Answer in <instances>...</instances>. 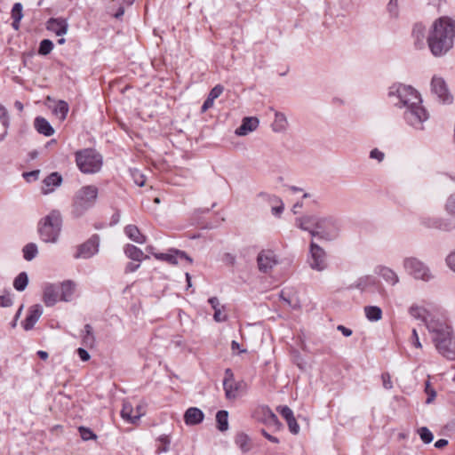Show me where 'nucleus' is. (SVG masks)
I'll list each match as a JSON object with an SVG mask.
<instances>
[{
  "mask_svg": "<svg viewBox=\"0 0 455 455\" xmlns=\"http://www.w3.org/2000/svg\"><path fill=\"white\" fill-rule=\"evenodd\" d=\"M388 97L395 107L404 109L403 116L408 125L418 131L424 130L429 113L422 105L421 95L416 89L403 84H394L389 87Z\"/></svg>",
  "mask_w": 455,
  "mask_h": 455,
  "instance_id": "nucleus-1",
  "label": "nucleus"
},
{
  "mask_svg": "<svg viewBox=\"0 0 455 455\" xmlns=\"http://www.w3.org/2000/svg\"><path fill=\"white\" fill-rule=\"evenodd\" d=\"M455 40V21L449 17L436 19L427 35V47L435 57H443L449 52Z\"/></svg>",
  "mask_w": 455,
  "mask_h": 455,
  "instance_id": "nucleus-2",
  "label": "nucleus"
},
{
  "mask_svg": "<svg viewBox=\"0 0 455 455\" xmlns=\"http://www.w3.org/2000/svg\"><path fill=\"white\" fill-rule=\"evenodd\" d=\"M427 329L437 352L448 360H455V334L446 322L431 319Z\"/></svg>",
  "mask_w": 455,
  "mask_h": 455,
  "instance_id": "nucleus-3",
  "label": "nucleus"
},
{
  "mask_svg": "<svg viewBox=\"0 0 455 455\" xmlns=\"http://www.w3.org/2000/svg\"><path fill=\"white\" fill-rule=\"evenodd\" d=\"M62 225V219L58 211H52L41 219L38 223V233L44 243H56L59 239Z\"/></svg>",
  "mask_w": 455,
  "mask_h": 455,
  "instance_id": "nucleus-4",
  "label": "nucleus"
},
{
  "mask_svg": "<svg viewBox=\"0 0 455 455\" xmlns=\"http://www.w3.org/2000/svg\"><path fill=\"white\" fill-rule=\"evenodd\" d=\"M98 188L93 185L82 187L75 195L72 205V213L75 217L83 216L96 203Z\"/></svg>",
  "mask_w": 455,
  "mask_h": 455,
  "instance_id": "nucleus-5",
  "label": "nucleus"
},
{
  "mask_svg": "<svg viewBox=\"0 0 455 455\" xmlns=\"http://www.w3.org/2000/svg\"><path fill=\"white\" fill-rule=\"evenodd\" d=\"M76 161L80 171L84 173L98 172L102 166V156L92 148L77 152Z\"/></svg>",
  "mask_w": 455,
  "mask_h": 455,
  "instance_id": "nucleus-6",
  "label": "nucleus"
},
{
  "mask_svg": "<svg viewBox=\"0 0 455 455\" xmlns=\"http://www.w3.org/2000/svg\"><path fill=\"white\" fill-rule=\"evenodd\" d=\"M404 271L415 280L429 282L434 279L429 267L416 257H406L403 260Z\"/></svg>",
  "mask_w": 455,
  "mask_h": 455,
  "instance_id": "nucleus-7",
  "label": "nucleus"
},
{
  "mask_svg": "<svg viewBox=\"0 0 455 455\" xmlns=\"http://www.w3.org/2000/svg\"><path fill=\"white\" fill-rule=\"evenodd\" d=\"M316 223V231L314 236L325 241H333L338 238L340 227L336 218L332 216H318Z\"/></svg>",
  "mask_w": 455,
  "mask_h": 455,
  "instance_id": "nucleus-8",
  "label": "nucleus"
},
{
  "mask_svg": "<svg viewBox=\"0 0 455 455\" xmlns=\"http://www.w3.org/2000/svg\"><path fill=\"white\" fill-rule=\"evenodd\" d=\"M307 263L312 269L316 271H323L327 267L326 252L314 241L309 245Z\"/></svg>",
  "mask_w": 455,
  "mask_h": 455,
  "instance_id": "nucleus-9",
  "label": "nucleus"
},
{
  "mask_svg": "<svg viewBox=\"0 0 455 455\" xmlns=\"http://www.w3.org/2000/svg\"><path fill=\"white\" fill-rule=\"evenodd\" d=\"M431 92L437 100L443 104H451L453 97L451 94L447 84L441 76H434L431 80Z\"/></svg>",
  "mask_w": 455,
  "mask_h": 455,
  "instance_id": "nucleus-10",
  "label": "nucleus"
},
{
  "mask_svg": "<svg viewBox=\"0 0 455 455\" xmlns=\"http://www.w3.org/2000/svg\"><path fill=\"white\" fill-rule=\"evenodd\" d=\"M278 263V258L272 250H262L257 256L258 269L263 274L269 273Z\"/></svg>",
  "mask_w": 455,
  "mask_h": 455,
  "instance_id": "nucleus-11",
  "label": "nucleus"
},
{
  "mask_svg": "<svg viewBox=\"0 0 455 455\" xmlns=\"http://www.w3.org/2000/svg\"><path fill=\"white\" fill-rule=\"evenodd\" d=\"M100 237L93 235L90 239L77 247L74 255L76 259H90L99 251Z\"/></svg>",
  "mask_w": 455,
  "mask_h": 455,
  "instance_id": "nucleus-12",
  "label": "nucleus"
},
{
  "mask_svg": "<svg viewBox=\"0 0 455 455\" xmlns=\"http://www.w3.org/2000/svg\"><path fill=\"white\" fill-rule=\"evenodd\" d=\"M155 258L161 261H165L171 265H177L179 259H186L190 264L193 262L192 259L183 251L177 249H170L165 253L155 254Z\"/></svg>",
  "mask_w": 455,
  "mask_h": 455,
  "instance_id": "nucleus-13",
  "label": "nucleus"
},
{
  "mask_svg": "<svg viewBox=\"0 0 455 455\" xmlns=\"http://www.w3.org/2000/svg\"><path fill=\"white\" fill-rule=\"evenodd\" d=\"M317 219V215H305L300 218H297L295 225L300 229L309 232V234L314 236V234L316 231Z\"/></svg>",
  "mask_w": 455,
  "mask_h": 455,
  "instance_id": "nucleus-14",
  "label": "nucleus"
},
{
  "mask_svg": "<svg viewBox=\"0 0 455 455\" xmlns=\"http://www.w3.org/2000/svg\"><path fill=\"white\" fill-rule=\"evenodd\" d=\"M46 28L58 36L67 34L68 24L65 19L51 18L46 23Z\"/></svg>",
  "mask_w": 455,
  "mask_h": 455,
  "instance_id": "nucleus-15",
  "label": "nucleus"
},
{
  "mask_svg": "<svg viewBox=\"0 0 455 455\" xmlns=\"http://www.w3.org/2000/svg\"><path fill=\"white\" fill-rule=\"evenodd\" d=\"M259 124V121L257 117L246 116L243 118L241 125L235 129V133L237 136H246L255 131Z\"/></svg>",
  "mask_w": 455,
  "mask_h": 455,
  "instance_id": "nucleus-16",
  "label": "nucleus"
},
{
  "mask_svg": "<svg viewBox=\"0 0 455 455\" xmlns=\"http://www.w3.org/2000/svg\"><path fill=\"white\" fill-rule=\"evenodd\" d=\"M43 314V309L40 305H34L32 306L29 310L28 314L22 323L23 328L26 331H30L34 328L36 322L39 320Z\"/></svg>",
  "mask_w": 455,
  "mask_h": 455,
  "instance_id": "nucleus-17",
  "label": "nucleus"
},
{
  "mask_svg": "<svg viewBox=\"0 0 455 455\" xmlns=\"http://www.w3.org/2000/svg\"><path fill=\"white\" fill-rule=\"evenodd\" d=\"M59 284H47L44 290V302L47 307L54 306L60 299Z\"/></svg>",
  "mask_w": 455,
  "mask_h": 455,
  "instance_id": "nucleus-18",
  "label": "nucleus"
},
{
  "mask_svg": "<svg viewBox=\"0 0 455 455\" xmlns=\"http://www.w3.org/2000/svg\"><path fill=\"white\" fill-rule=\"evenodd\" d=\"M62 183L61 175L55 172L48 175L43 181L42 192L44 195L52 193L54 188L60 187Z\"/></svg>",
  "mask_w": 455,
  "mask_h": 455,
  "instance_id": "nucleus-19",
  "label": "nucleus"
},
{
  "mask_svg": "<svg viewBox=\"0 0 455 455\" xmlns=\"http://www.w3.org/2000/svg\"><path fill=\"white\" fill-rule=\"evenodd\" d=\"M423 223L427 228H437L447 232L455 229V220H448L443 219H429L427 220H424Z\"/></svg>",
  "mask_w": 455,
  "mask_h": 455,
  "instance_id": "nucleus-20",
  "label": "nucleus"
},
{
  "mask_svg": "<svg viewBox=\"0 0 455 455\" xmlns=\"http://www.w3.org/2000/svg\"><path fill=\"white\" fill-rule=\"evenodd\" d=\"M412 37L417 49H423L427 44L426 28L421 23H416L412 28Z\"/></svg>",
  "mask_w": 455,
  "mask_h": 455,
  "instance_id": "nucleus-21",
  "label": "nucleus"
},
{
  "mask_svg": "<svg viewBox=\"0 0 455 455\" xmlns=\"http://www.w3.org/2000/svg\"><path fill=\"white\" fill-rule=\"evenodd\" d=\"M225 374L226 378L223 380V387L226 397L228 399H234L237 395V387L233 381V372L230 369H226Z\"/></svg>",
  "mask_w": 455,
  "mask_h": 455,
  "instance_id": "nucleus-22",
  "label": "nucleus"
},
{
  "mask_svg": "<svg viewBox=\"0 0 455 455\" xmlns=\"http://www.w3.org/2000/svg\"><path fill=\"white\" fill-rule=\"evenodd\" d=\"M204 419V412L196 407H190L184 413V421L187 425H197L201 423Z\"/></svg>",
  "mask_w": 455,
  "mask_h": 455,
  "instance_id": "nucleus-23",
  "label": "nucleus"
},
{
  "mask_svg": "<svg viewBox=\"0 0 455 455\" xmlns=\"http://www.w3.org/2000/svg\"><path fill=\"white\" fill-rule=\"evenodd\" d=\"M376 273L390 285L394 286L400 282V278L396 272L388 267L379 266Z\"/></svg>",
  "mask_w": 455,
  "mask_h": 455,
  "instance_id": "nucleus-24",
  "label": "nucleus"
},
{
  "mask_svg": "<svg viewBox=\"0 0 455 455\" xmlns=\"http://www.w3.org/2000/svg\"><path fill=\"white\" fill-rule=\"evenodd\" d=\"M34 126L37 132L47 137L53 135L55 132L51 124L42 116H37L35 118Z\"/></svg>",
  "mask_w": 455,
  "mask_h": 455,
  "instance_id": "nucleus-25",
  "label": "nucleus"
},
{
  "mask_svg": "<svg viewBox=\"0 0 455 455\" xmlns=\"http://www.w3.org/2000/svg\"><path fill=\"white\" fill-rule=\"evenodd\" d=\"M60 288V300L62 301H70L72 299L74 291H75V283L70 281H65L59 284Z\"/></svg>",
  "mask_w": 455,
  "mask_h": 455,
  "instance_id": "nucleus-26",
  "label": "nucleus"
},
{
  "mask_svg": "<svg viewBox=\"0 0 455 455\" xmlns=\"http://www.w3.org/2000/svg\"><path fill=\"white\" fill-rule=\"evenodd\" d=\"M142 415H143V412L134 413L132 405L130 403H128V402L124 403L123 408L121 411V416L124 419H125L131 423H135L137 420H139L140 419V417Z\"/></svg>",
  "mask_w": 455,
  "mask_h": 455,
  "instance_id": "nucleus-27",
  "label": "nucleus"
},
{
  "mask_svg": "<svg viewBox=\"0 0 455 455\" xmlns=\"http://www.w3.org/2000/svg\"><path fill=\"white\" fill-rule=\"evenodd\" d=\"M125 235L133 242L142 244L146 243V236L142 235L135 225H128L124 228Z\"/></svg>",
  "mask_w": 455,
  "mask_h": 455,
  "instance_id": "nucleus-28",
  "label": "nucleus"
},
{
  "mask_svg": "<svg viewBox=\"0 0 455 455\" xmlns=\"http://www.w3.org/2000/svg\"><path fill=\"white\" fill-rule=\"evenodd\" d=\"M124 253L129 259L138 262L148 258V255H144L143 251L140 248L132 244H127L124 247Z\"/></svg>",
  "mask_w": 455,
  "mask_h": 455,
  "instance_id": "nucleus-29",
  "label": "nucleus"
},
{
  "mask_svg": "<svg viewBox=\"0 0 455 455\" xmlns=\"http://www.w3.org/2000/svg\"><path fill=\"white\" fill-rule=\"evenodd\" d=\"M287 119L284 114L281 112H275V120L272 124V129L275 132H282L286 130Z\"/></svg>",
  "mask_w": 455,
  "mask_h": 455,
  "instance_id": "nucleus-30",
  "label": "nucleus"
},
{
  "mask_svg": "<svg viewBox=\"0 0 455 455\" xmlns=\"http://www.w3.org/2000/svg\"><path fill=\"white\" fill-rule=\"evenodd\" d=\"M409 313L413 318L424 322L426 325L427 323L429 322L427 320L428 312L422 307H419L418 305H412L409 308Z\"/></svg>",
  "mask_w": 455,
  "mask_h": 455,
  "instance_id": "nucleus-31",
  "label": "nucleus"
},
{
  "mask_svg": "<svg viewBox=\"0 0 455 455\" xmlns=\"http://www.w3.org/2000/svg\"><path fill=\"white\" fill-rule=\"evenodd\" d=\"M235 443L243 452H247L251 449V439L247 435L243 433H239L236 435Z\"/></svg>",
  "mask_w": 455,
  "mask_h": 455,
  "instance_id": "nucleus-32",
  "label": "nucleus"
},
{
  "mask_svg": "<svg viewBox=\"0 0 455 455\" xmlns=\"http://www.w3.org/2000/svg\"><path fill=\"white\" fill-rule=\"evenodd\" d=\"M364 313L367 319L371 322H377L382 318V310L378 306H366Z\"/></svg>",
  "mask_w": 455,
  "mask_h": 455,
  "instance_id": "nucleus-33",
  "label": "nucleus"
},
{
  "mask_svg": "<svg viewBox=\"0 0 455 455\" xmlns=\"http://www.w3.org/2000/svg\"><path fill=\"white\" fill-rule=\"evenodd\" d=\"M217 428L220 432L228 429V412L227 411H219L216 414Z\"/></svg>",
  "mask_w": 455,
  "mask_h": 455,
  "instance_id": "nucleus-34",
  "label": "nucleus"
},
{
  "mask_svg": "<svg viewBox=\"0 0 455 455\" xmlns=\"http://www.w3.org/2000/svg\"><path fill=\"white\" fill-rule=\"evenodd\" d=\"M443 210L447 215L451 217L450 220H455V192L447 196L443 204Z\"/></svg>",
  "mask_w": 455,
  "mask_h": 455,
  "instance_id": "nucleus-35",
  "label": "nucleus"
},
{
  "mask_svg": "<svg viewBox=\"0 0 455 455\" xmlns=\"http://www.w3.org/2000/svg\"><path fill=\"white\" fill-rule=\"evenodd\" d=\"M68 104L64 100H59L53 108V113L60 120H64L68 113Z\"/></svg>",
  "mask_w": 455,
  "mask_h": 455,
  "instance_id": "nucleus-36",
  "label": "nucleus"
},
{
  "mask_svg": "<svg viewBox=\"0 0 455 455\" xmlns=\"http://www.w3.org/2000/svg\"><path fill=\"white\" fill-rule=\"evenodd\" d=\"M28 283V276L26 272L20 273L13 281V287L18 291H23Z\"/></svg>",
  "mask_w": 455,
  "mask_h": 455,
  "instance_id": "nucleus-37",
  "label": "nucleus"
},
{
  "mask_svg": "<svg viewBox=\"0 0 455 455\" xmlns=\"http://www.w3.org/2000/svg\"><path fill=\"white\" fill-rule=\"evenodd\" d=\"M23 257L26 260L30 261L37 255V246L34 243L26 244L23 248Z\"/></svg>",
  "mask_w": 455,
  "mask_h": 455,
  "instance_id": "nucleus-38",
  "label": "nucleus"
},
{
  "mask_svg": "<svg viewBox=\"0 0 455 455\" xmlns=\"http://www.w3.org/2000/svg\"><path fill=\"white\" fill-rule=\"evenodd\" d=\"M417 432L424 443H430L434 439L432 432L427 427H419Z\"/></svg>",
  "mask_w": 455,
  "mask_h": 455,
  "instance_id": "nucleus-39",
  "label": "nucleus"
},
{
  "mask_svg": "<svg viewBox=\"0 0 455 455\" xmlns=\"http://www.w3.org/2000/svg\"><path fill=\"white\" fill-rule=\"evenodd\" d=\"M387 11L391 18L397 19L399 17L398 0H389L387 5Z\"/></svg>",
  "mask_w": 455,
  "mask_h": 455,
  "instance_id": "nucleus-40",
  "label": "nucleus"
},
{
  "mask_svg": "<svg viewBox=\"0 0 455 455\" xmlns=\"http://www.w3.org/2000/svg\"><path fill=\"white\" fill-rule=\"evenodd\" d=\"M53 49V44L50 39H44L40 42L38 53L40 55H47Z\"/></svg>",
  "mask_w": 455,
  "mask_h": 455,
  "instance_id": "nucleus-41",
  "label": "nucleus"
},
{
  "mask_svg": "<svg viewBox=\"0 0 455 455\" xmlns=\"http://www.w3.org/2000/svg\"><path fill=\"white\" fill-rule=\"evenodd\" d=\"M23 18V6L20 3L13 4L12 9V19L15 21H20Z\"/></svg>",
  "mask_w": 455,
  "mask_h": 455,
  "instance_id": "nucleus-42",
  "label": "nucleus"
},
{
  "mask_svg": "<svg viewBox=\"0 0 455 455\" xmlns=\"http://www.w3.org/2000/svg\"><path fill=\"white\" fill-rule=\"evenodd\" d=\"M78 431L84 441L95 440L97 438V435L88 427H80Z\"/></svg>",
  "mask_w": 455,
  "mask_h": 455,
  "instance_id": "nucleus-43",
  "label": "nucleus"
},
{
  "mask_svg": "<svg viewBox=\"0 0 455 455\" xmlns=\"http://www.w3.org/2000/svg\"><path fill=\"white\" fill-rule=\"evenodd\" d=\"M277 411L281 414V416L285 419L287 420L288 419H291L292 418L294 415H293V411H291V408H289L288 406L284 405V406H278L276 408Z\"/></svg>",
  "mask_w": 455,
  "mask_h": 455,
  "instance_id": "nucleus-44",
  "label": "nucleus"
},
{
  "mask_svg": "<svg viewBox=\"0 0 455 455\" xmlns=\"http://www.w3.org/2000/svg\"><path fill=\"white\" fill-rule=\"evenodd\" d=\"M158 441L160 442V445L157 447V452H166L169 450L170 440L167 436H161Z\"/></svg>",
  "mask_w": 455,
  "mask_h": 455,
  "instance_id": "nucleus-45",
  "label": "nucleus"
},
{
  "mask_svg": "<svg viewBox=\"0 0 455 455\" xmlns=\"http://www.w3.org/2000/svg\"><path fill=\"white\" fill-rule=\"evenodd\" d=\"M287 422V425H288V427H289V430L291 434L293 435H297L299 434V424L297 423V420L296 419L294 418V416L291 419H288L286 420Z\"/></svg>",
  "mask_w": 455,
  "mask_h": 455,
  "instance_id": "nucleus-46",
  "label": "nucleus"
},
{
  "mask_svg": "<svg viewBox=\"0 0 455 455\" xmlns=\"http://www.w3.org/2000/svg\"><path fill=\"white\" fill-rule=\"evenodd\" d=\"M223 91H224V87L220 84H217L211 90V92L208 94V97L212 98V100H215L217 98H219L221 95Z\"/></svg>",
  "mask_w": 455,
  "mask_h": 455,
  "instance_id": "nucleus-47",
  "label": "nucleus"
},
{
  "mask_svg": "<svg viewBox=\"0 0 455 455\" xmlns=\"http://www.w3.org/2000/svg\"><path fill=\"white\" fill-rule=\"evenodd\" d=\"M222 261L228 266H235L236 263V257L230 252H226L222 257Z\"/></svg>",
  "mask_w": 455,
  "mask_h": 455,
  "instance_id": "nucleus-48",
  "label": "nucleus"
},
{
  "mask_svg": "<svg viewBox=\"0 0 455 455\" xmlns=\"http://www.w3.org/2000/svg\"><path fill=\"white\" fill-rule=\"evenodd\" d=\"M40 174V170H34L28 172H24L23 177L28 182H31L38 180Z\"/></svg>",
  "mask_w": 455,
  "mask_h": 455,
  "instance_id": "nucleus-49",
  "label": "nucleus"
},
{
  "mask_svg": "<svg viewBox=\"0 0 455 455\" xmlns=\"http://www.w3.org/2000/svg\"><path fill=\"white\" fill-rule=\"evenodd\" d=\"M12 305V299L11 294H4L0 296V306L7 307Z\"/></svg>",
  "mask_w": 455,
  "mask_h": 455,
  "instance_id": "nucleus-50",
  "label": "nucleus"
},
{
  "mask_svg": "<svg viewBox=\"0 0 455 455\" xmlns=\"http://www.w3.org/2000/svg\"><path fill=\"white\" fill-rule=\"evenodd\" d=\"M266 417L268 423L273 425L280 424L277 416L269 409L266 411Z\"/></svg>",
  "mask_w": 455,
  "mask_h": 455,
  "instance_id": "nucleus-51",
  "label": "nucleus"
},
{
  "mask_svg": "<svg viewBox=\"0 0 455 455\" xmlns=\"http://www.w3.org/2000/svg\"><path fill=\"white\" fill-rule=\"evenodd\" d=\"M370 157L371 159L378 160L379 163L384 160L385 155L383 152L379 151L378 148H374L370 152Z\"/></svg>",
  "mask_w": 455,
  "mask_h": 455,
  "instance_id": "nucleus-52",
  "label": "nucleus"
},
{
  "mask_svg": "<svg viewBox=\"0 0 455 455\" xmlns=\"http://www.w3.org/2000/svg\"><path fill=\"white\" fill-rule=\"evenodd\" d=\"M381 379H382L383 387L386 389H391L393 387V383L391 381V377H390L389 373H387V372L382 373Z\"/></svg>",
  "mask_w": 455,
  "mask_h": 455,
  "instance_id": "nucleus-53",
  "label": "nucleus"
},
{
  "mask_svg": "<svg viewBox=\"0 0 455 455\" xmlns=\"http://www.w3.org/2000/svg\"><path fill=\"white\" fill-rule=\"evenodd\" d=\"M6 115V109L0 105V123L4 125V127H5V131L7 132L9 123Z\"/></svg>",
  "mask_w": 455,
  "mask_h": 455,
  "instance_id": "nucleus-54",
  "label": "nucleus"
},
{
  "mask_svg": "<svg viewBox=\"0 0 455 455\" xmlns=\"http://www.w3.org/2000/svg\"><path fill=\"white\" fill-rule=\"evenodd\" d=\"M221 308L222 307L219 309L216 308V310H214L213 319L218 323H221L227 320V315L222 313Z\"/></svg>",
  "mask_w": 455,
  "mask_h": 455,
  "instance_id": "nucleus-55",
  "label": "nucleus"
},
{
  "mask_svg": "<svg viewBox=\"0 0 455 455\" xmlns=\"http://www.w3.org/2000/svg\"><path fill=\"white\" fill-rule=\"evenodd\" d=\"M446 264L447 266L452 270L455 272V252H451L450 253L446 259Z\"/></svg>",
  "mask_w": 455,
  "mask_h": 455,
  "instance_id": "nucleus-56",
  "label": "nucleus"
},
{
  "mask_svg": "<svg viewBox=\"0 0 455 455\" xmlns=\"http://www.w3.org/2000/svg\"><path fill=\"white\" fill-rule=\"evenodd\" d=\"M83 343L87 346V347H93L94 343H95V337L93 334H90V335H84L83 337Z\"/></svg>",
  "mask_w": 455,
  "mask_h": 455,
  "instance_id": "nucleus-57",
  "label": "nucleus"
},
{
  "mask_svg": "<svg viewBox=\"0 0 455 455\" xmlns=\"http://www.w3.org/2000/svg\"><path fill=\"white\" fill-rule=\"evenodd\" d=\"M411 343L417 348H421V347H422L416 329L412 330Z\"/></svg>",
  "mask_w": 455,
  "mask_h": 455,
  "instance_id": "nucleus-58",
  "label": "nucleus"
},
{
  "mask_svg": "<svg viewBox=\"0 0 455 455\" xmlns=\"http://www.w3.org/2000/svg\"><path fill=\"white\" fill-rule=\"evenodd\" d=\"M283 209H284L283 203L280 202L276 205H273L271 211L274 215L280 216L281 213L283 212Z\"/></svg>",
  "mask_w": 455,
  "mask_h": 455,
  "instance_id": "nucleus-59",
  "label": "nucleus"
},
{
  "mask_svg": "<svg viewBox=\"0 0 455 455\" xmlns=\"http://www.w3.org/2000/svg\"><path fill=\"white\" fill-rule=\"evenodd\" d=\"M258 196L259 198H261L263 201L267 202V203H268V200L279 201V197L278 196H274V195H270V194H267V193H265V192H260L258 195Z\"/></svg>",
  "mask_w": 455,
  "mask_h": 455,
  "instance_id": "nucleus-60",
  "label": "nucleus"
},
{
  "mask_svg": "<svg viewBox=\"0 0 455 455\" xmlns=\"http://www.w3.org/2000/svg\"><path fill=\"white\" fill-rule=\"evenodd\" d=\"M77 355L83 362L88 361L91 357L88 351L82 347L77 349Z\"/></svg>",
  "mask_w": 455,
  "mask_h": 455,
  "instance_id": "nucleus-61",
  "label": "nucleus"
},
{
  "mask_svg": "<svg viewBox=\"0 0 455 455\" xmlns=\"http://www.w3.org/2000/svg\"><path fill=\"white\" fill-rule=\"evenodd\" d=\"M213 103H214V100L207 97V99L204 100V102L202 106L201 111L205 112L206 110H208L209 108H211L213 106Z\"/></svg>",
  "mask_w": 455,
  "mask_h": 455,
  "instance_id": "nucleus-62",
  "label": "nucleus"
},
{
  "mask_svg": "<svg viewBox=\"0 0 455 455\" xmlns=\"http://www.w3.org/2000/svg\"><path fill=\"white\" fill-rule=\"evenodd\" d=\"M208 301H209V303L211 304L212 307L214 310H216V308L219 309V308L222 307L220 306V300H219V299L217 297H212V298L209 299Z\"/></svg>",
  "mask_w": 455,
  "mask_h": 455,
  "instance_id": "nucleus-63",
  "label": "nucleus"
},
{
  "mask_svg": "<svg viewBox=\"0 0 455 455\" xmlns=\"http://www.w3.org/2000/svg\"><path fill=\"white\" fill-rule=\"evenodd\" d=\"M338 331H339L345 337H349L352 335V330L345 327L344 325H339L337 327Z\"/></svg>",
  "mask_w": 455,
  "mask_h": 455,
  "instance_id": "nucleus-64",
  "label": "nucleus"
}]
</instances>
